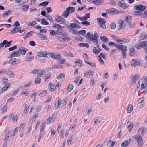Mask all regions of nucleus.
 I'll use <instances>...</instances> for the list:
<instances>
[{"instance_id": "61", "label": "nucleus", "mask_w": 147, "mask_h": 147, "mask_svg": "<svg viewBox=\"0 0 147 147\" xmlns=\"http://www.w3.org/2000/svg\"><path fill=\"white\" fill-rule=\"evenodd\" d=\"M39 69L34 70L32 71H31L30 73L32 74H38V72H39Z\"/></svg>"}, {"instance_id": "42", "label": "nucleus", "mask_w": 147, "mask_h": 147, "mask_svg": "<svg viewBox=\"0 0 147 147\" xmlns=\"http://www.w3.org/2000/svg\"><path fill=\"white\" fill-rule=\"evenodd\" d=\"M74 87V85L72 84L69 85L67 90V93H69L72 90Z\"/></svg>"}, {"instance_id": "41", "label": "nucleus", "mask_w": 147, "mask_h": 147, "mask_svg": "<svg viewBox=\"0 0 147 147\" xmlns=\"http://www.w3.org/2000/svg\"><path fill=\"white\" fill-rule=\"evenodd\" d=\"M100 39L102 41L105 42H107L109 40V38L106 36H100Z\"/></svg>"}, {"instance_id": "3", "label": "nucleus", "mask_w": 147, "mask_h": 147, "mask_svg": "<svg viewBox=\"0 0 147 147\" xmlns=\"http://www.w3.org/2000/svg\"><path fill=\"white\" fill-rule=\"evenodd\" d=\"M74 7H69L67 8L62 13V16L65 18H67L70 13H74Z\"/></svg>"}, {"instance_id": "26", "label": "nucleus", "mask_w": 147, "mask_h": 147, "mask_svg": "<svg viewBox=\"0 0 147 147\" xmlns=\"http://www.w3.org/2000/svg\"><path fill=\"white\" fill-rule=\"evenodd\" d=\"M65 76L64 74H60L57 77V78L60 81H62L65 79Z\"/></svg>"}, {"instance_id": "27", "label": "nucleus", "mask_w": 147, "mask_h": 147, "mask_svg": "<svg viewBox=\"0 0 147 147\" xmlns=\"http://www.w3.org/2000/svg\"><path fill=\"white\" fill-rule=\"evenodd\" d=\"M119 12L118 10L115 8H111L109 11V13L111 14L115 15Z\"/></svg>"}, {"instance_id": "2", "label": "nucleus", "mask_w": 147, "mask_h": 147, "mask_svg": "<svg viewBox=\"0 0 147 147\" xmlns=\"http://www.w3.org/2000/svg\"><path fill=\"white\" fill-rule=\"evenodd\" d=\"M147 87V77H144L139 81L137 86V89L139 92L141 91Z\"/></svg>"}, {"instance_id": "59", "label": "nucleus", "mask_w": 147, "mask_h": 147, "mask_svg": "<svg viewBox=\"0 0 147 147\" xmlns=\"http://www.w3.org/2000/svg\"><path fill=\"white\" fill-rule=\"evenodd\" d=\"M24 108V113H25V114H26L27 113V111H28L29 109V107L28 106V105L27 104H26L25 105Z\"/></svg>"}, {"instance_id": "51", "label": "nucleus", "mask_w": 147, "mask_h": 147, "mask_svg": "<svg viewBox=\"0 0 147 147\" xmlns=\"http://www.w3.org/2000/svg\"><path fill=\"white\" fill-rule=\"evenodd\" d=\"M58 62L60 64H63L64 63L65 61L66 60L65 58H60L58 59Z\"/></svg>"}, {"instance_id": "54", "label": "nucleus", "mask_w": 147, "mask_h": 147, "mask_svg": "<svg viewBox=\"0 0 147 147\" xmlns=\"http://www.w3.org/2000/svg\"><path fill=\"white\" fill-rule=\"evenodd\" d=\"M129 143L128 141H125L123 142L121 144V147H126L128 145V144Z\"/></svg>"}, {"instance_id": "17", "label": "nucleus", "mask_w": 147, "mask_h": 147, "mask_svg": "<svg viewBox=\"0 0 147 147\" xmlns=\"http://www.w3.org/2000/svg\"><path fill=\"white\" fill-rule=\"evenodd\" d=\"M117 41L120 43L122 44L129 42L130 41V40L125 38H123L122 39L117 38Z\"/></svg>"}, {"instance_id": "57", "label": "nucleus", "mask_w": 147, "mask_h": 147, "mask_svg": "<svg viewBox=\"0 0 147 147\" xmlns=\"http://www.w3.org/2000/svg\"><path fill=\"white\" fill-rule=\"evenodd\" d=\"M41 24L44 25H47L49 23L45 21V20L44 18H42L41 20Z\"/></svg>"}, {"instance_id": "52", "label": "nucleus", "mask_w": 147, "mask_h": 147, "mask_svg": "<svg viewBox=\"0 0 147 147\" xmlns=\"http://www.w3.org/2000/svg\"><path fill=\"white\" fill-rule=\"evenodd\" d=\"M125 21H121V29H124L126 27V25L125 24Z\"/></svg>"}, {"instance_id": "10", "label": "nucleus", "mask_w": 147, "mask_h": 147, "mask_svg": "<svg viewBox=\"0 0 147 147\" xmlns=\"http://www.w3.org/2000/svg\"><path fill=\"white\" fill-rule=\"evenodd\" d=\"M134 138L136 140L139 146H142L143 144V140L142 137L139 135H136L134 136Z\"/></svg>"}, {"instance_id": "33", "label": "nucleus", "mask_w": 147, "mask_h": 147, "mask_svg": "<svg viewBox=\"0 0 147 147\" xmlns=\"http://www.w3.org/2000/svg\"><path fill=\"white\" fill-rule=\"evenodd\" d=\"M115 142V141L112 142L111 140H109L107 142V145L108 147H113Z\"/></svg>"}, {"instance_id": "56", "label": "nucleus", "mask_w": 147, "mask_h": 147, "mask_svg": "<svg viewBox=\"0 0 147 147\" xmlns=\"http://www.w3.org/2000/svg\"><path fill=\"white\" fill-rule=\"evenodd\" d=\"M34 58V57L32 56H27L25 58V60L27 61H30L32 60Z\"/></svg>"}, {"instance_id": "1", "label": "nucleus", "mask_w": 147, "mask_h": 147, "mask_svg": "<svg viewBox=\"0 0 147 147\" xmlns=\"http://www.w3.org/2000/svg\"><path fill=\"white\" fill-rule=\"evenodd\" d=\"M68 27L69 32L74 34H79L84 35L86 32V31L85 30H82L78 31L76 30V28H80L81 27L76 23H71L70 26H68Z\"/></svg>"}, {"instance_id": "32", "label": "nucleus", "mask_w": 147, "mask_h": 147, "mask_svg": "<svg viewBox=\"0 0 147 147\" xmlns=\"http://www.w3.org/2000/svg\"><path fill=\"white\" fill-rule=\"evenodd\" d=\"M138 79V77L137 75H133L132 77L131 83L134 84L136 82L137 80Z\"/></svg>"}, {"instance_id": "63", "label": "nucleus", "mask_w": 147, "mask_h": 147, "mask_svg": "<svg viewBox=\"0 0 147 147\" xmlns=\"http://www.w3.org/2000/svg\"><path fill=\"white\" fill-rule=\"evenodd\" d=\"M62 17L59 16H55V19L56 21L57 22H59L61 20V18Z\"/></svg>"}, {"instance_id": "25", "label": "nucleus", "mask_w": 147, "mask_h": 147, "mask_svg": "<svg viewBox=\"0 0 147 147\" xmlns=\"http://www.w3.org/2000/svg\"><path fill=\"white\" fill-rule=\"evenodd\" d=\"M57 132L58 134H60L61 137L62 138L63 137V130L61 129V127L60 125H58L57 128Z\"/></svg>"}, {"instance_id": "5", "label": "nucleus", "mask_w": 147, "mask_h": 147, "mask_svg": "<svg viewBox=\"0 0 147 147\" xmlns=\"http://www.w3.org/2000/svg\"><path fill=\"white\" fill-rule=\"evenodd\" d=\"M117 49H120L122 51L123 56L124 58H125L126 57V52L127 51V47L125 46H123L121 45H119L117 46Z\"/></svg>"}, {"instance_id": "30", "label": "nucleus", "mask_w": 147, "mask_h": 147, "mask_svg": "<svg viewBox=\"0 0 147 147\" xmlns=\"http://www.w3.org/2000/svg\"><path fill=\"white\" fill-rule=\"evenodd\" d=\"M49 90L52 92L54 91L55 89V86L54 84H53L52 83H50L49 84Z\"/></svg>"}, {"instance_id": "39", "label": "nucleus", "mask_w": 147, "mask_h": 147, "mask_svg": "<svg viewBox=\"0 0 147 147\" xmlns=\"http://www.w3.org/2000/svg\"><path fill=\"white\" fill-rule=\"evenodd\" d=\"M53 27L56 28L59 30H61L62 28H63V27L57 24H53Z\"/></svg>"}, {"instance_id": "18", "label": "nucleus", "mask_w": 147, "mask_h": 147, "mask_svg": "<svg viewBox=\"0 0 147 147\" xmlns=\"http://www.w3.org/2000/svg\"><path fill=\"white\" fill-rule=\"evenodd\" d=\"M10 86V84L9 83H7L4 85L1 90V92L3 93L5 91H7L8 89Z\"/></svg>"}, {"instance_id": "13", "label": "nucleus", "mask_w": 147, "mask_h": 147, "mask_svg": "<svg viewBox=\"0 0 147 147\" xmlns=\"http://www.w3.org/2000/svg\"><path fill=\"white\" fill-rule=\"evenodd\" d=\"M134 8L136 10L143 11L146 9V6H144L143 5L140 4L135 6Z\"/></svg>"}, {"instance_id": "44", "label": "nucleus", "mask_w": 147, "mask_h": 147, "mask_svg": "<svg viewBox=\"0 0 147 147\" xmlns=\"http://www.w3.org/2000/svg\"><path fill=\"white\" fill-rule=\"evenodd\" d=\"M29 6L28 5H23L22 7V10L24 11H27L29 8Z\"/></svg>"}, {"instance_id": "40", "label": "nucleus", "mask_w": 147, "mask_h": 147, "mask_svg": "<svg viewBox=\"0 0 147 147\" xmlns=\"http://www.w3.org/2000/svg\"><path fill=\"white\" fill-rule=\"evenodd\" d=\"M31 83L32 82L31 81L29 82L22 88V89L23 90H27L28 87L30 85Z\"/></svg>"}, {"instance_id": "29", "label": "nucleus", "mask_w": 147, "mask_h": 147, "mask_svg": "<svg viewBox=\"0 0 147 147\" xmlns=\"http://www.w3.org/2000/svg\"><path fill=\"white\" fill-rule=\"evenodd\" d=\"M11 117H12V120L13 122L14 123L16 122L18 119V117L16 115L13 116V114L11 113L9 116V117L10 118Z\"/></svg>"}, {"instance_id": "46", "label": "nucleus", "mask_w": 147, "mask_h": 147, "mask_svg": "<svg viewBox=\"0 0 147 147\" xmlns=\"http://www.w3.org/2000/svg\"><path fill=\"white\" fill-rule=\"evenodd\" d=\"M47 94V92L46 90H43L39 94V96L40 97H43L45 96Z\"/></svg>"}, {"instance_id": "36", "label": "nucleus", "mask_w": 147, "mask_h": 147, "mask_svg": "<svg viewBox=\"0 0 147 147\" xmlns=\"http://www.w3.org/2000/svg\"><path fill=\"white\" fill-rule=\"evenodd\" d=\"M7 108L6 105H4L1 107V110L2 113H5L7 111Z\"/></svg>"}, {"instance_id": "64", "label": "nucleus", "mask_w": 147, "mask_h": 147, "mask_svg": "<svg viewBox=\"0 0 147 147\" xmlns=\"http://www.w3.org/2000/svg\"><path fill=\"white\" fill-rule=\"evenodd\" d=\"M17 27H15L13 29H12L10 32L11 34H13L17 32L16 31Z\"/></svg>"}, {"instance_id": "53", "label": "nucleus", "mask_w": 147, "mask_h": 147, "mask_svg": "<svg viewBox=\"0 0 147 147\" xmlns=\"http://www.w3.org/2000/svg\"><path fill=\"white\" fill-rule=\"evenodd\" d=\"M73 138V136H71L68 140L67 142V145H69L71 143Z\"/></svg>"}, {"instance_id": "60", "label": "nucleus", "mask_w": 147, "mask_h": 147, "mask_svg": "<svg viewBox=\"0 0 147 147\" xmlns=\"http://www.w3.org/2000/svg\"><path fill=\"white\" fill-rule=\"evenodd\" d=\"M46 18L47 19L49 20L51 22H53V18L52 17L49 15H47L46 16Z\"/></svg>"}, {"instance_id": "7", "label": "nucleus", "mask_w": 147, "mask_h": 147, "mask_svg": "<svg viewBox=\"0 0 147 147\" xmlns=\"http://www.w3.org/2000/svg\"><path fill=\"white\" fill-rule=\"evenodd\" d=\"M99 36L97 33H95L94 35H92L90 38L91 40L92 41L94 44L98 45L99 42L98 41Z\"/></svg>"}, {"instance_id": "21", "label": "nucleus", "mask_w": 147, "mask_h": 147, "mask_svg": "<svg viewBox=\"0 0 147 147\" xmlns=\"http://www.w3.org/2000/svg\"><path fill=\"white\" fill-rule=\"evenodd\" d=\"M37 55L40 57H47V52L43 51H40L38 52L37 53Z\"/></svg>"}, {"instance_id": "24", "label": "nucleus", "mask_w": 147, "mask_h": 147, "mask_svg": "<svg viewBox=\"0 0 147 147\" xmlns=\"http://www.w3.org/2000/svg\"><path fill=\"white\" fill-rule=\"evenodd\" d=\"M96 45L97 46L94 48L93 49V51L95 54H98L101 51V49L99 48V45L98 44V45Z\"/></svg>"}, {"instance_id": "43", "label": "nucleus", "mask_w": 147, "mask_h": 147, "mask_svg": "<svg viewBox=\"0 0 147 147\" xmlns=\"http://www.w3.org/2000/svg\"><path fill=\"white\" fill-rule=\"evenodd\" d=\"M85 63L86 64L89 65L91 67H96V64L94 63H92L88 61H86Z\"/></svg>"}, {"instance_id": "4", "label": "nucleus", "mask_w": 147, "mask_h": 147, "mask_svg": "<svg viewBox=\"0 0 147 147\" xmlns=\"http://www.w3.org/2000/svg\"><path fill=\"white\" fill-rule=\"evenodd\" d=\"M67 102V99H64L61 101L59 102V100H58L55 103V109H57L59 107L60 108L63 107L66 103Z\"/></svg>"}, {"instance_id": "48", "label": "nucleus", "mask_w": 147, "mask_h": 147, "mask_svg": "<svg viewBox=\"0 0 147 147\" xmlns=\"http://www.w3.org/2000/svg\"><path fill=\"white\" fill-rule=\"evenodd\" d=\"M35 84H40L41 82V80L40 78L39 77H37L35 79Z\"/></svg>"}, {"instance_id": "28", "label": "nucleus", "mask_w": 147, "mask_h": 147, "mask_svg": "<svg viewBox=\"0 0 147 147\" xmlns=\"http://www.w3.org/2000/svg\"><path fill=\"white\" fill-rule=\"evenodd\" d=\"M127 113H130L133 110V105L131 104L128 105L127 106Z\"/></svg>"}, {"instance_id": "15", "label": "nucleus", "mask_w": 147, "mask_h": 147, "mask_svg": "<svg viewBox=\"0 0 147 147\" xmlns=\"http://www.w3.org/2000/svg\"><path fill=\"white\" fill-rule=\"evenodd\" d=\"M19 60L16 58L11 59L9 60L8 63L11 65H15L18 64L19 62Z\"/></svg>"}, {"instance_id": "50", "label": "nucleus", "mask_w": 147, "mask_h": 147, "mask_svg": "<svg viewBox=\"0 0 147 147\" xmlns=\"http://www.w3.org/2000/svg\"><path fill=\"white\" fill-rule=\"evenodd\" d=\"M25 123H23L21 124L19 128L20 129L19 131L20 132L23 131L24 127L25 126Z\"/></svg>"}, {"instance_id": "45", "label": "nucleus", "mask_w": 147, "mask_h": 147, "mask_svg": "<svg viewBox=\"0 0 147 147\" xmlns=\"http://www.w3.org/2000/svg\"><path fill=\"white\" fill-rule=\"evenodd\" d=\"M67 35H68V34L67 33H65L64 34V36H60L59 37L58 39L60 41L63 40L64 41H65V36H67Z\"/></svg>"}, {"instance_id": "47", "label": "nucleus", "mask_w": 147, "mask_h": 147, "mask_svg": "<svg viewBox=\"0 0 147 147\" xmlns=\"http://www.w3.org/2000/svg\"><path fill=\"white\" fill-rule=\"evenodd\" d=\"M102 1V0H96L92 1V2L95 5H100L101 4Z\"/></svg>"}, {"instance_id": "35", "label": "nucleus", "mask_w": 147, "mask_h": 147, "mask_svg": "<svg viewBox=\"0 0 147 147\" xmlns=\"http://www.w3.org/2000/svg\"><path fill=\"white\" fill-rule=\"evenodd\" d=\"M46 71L45 69L42 70L39 69V71L38 72V75L40 77H42L43 75L45 74Z\"/></svg>"}, {"instance_id": "16", "label": "nucleus", "mask_w": 147, "mask_h": 147, "mask_svg": "<svg viewBox=\"0 0 147 147\" xmlns=\"http://www.w3.org/2000/svg\"><path fill=\"white\" fill-rule=\"evenodd\" d=\"M11 42V41L8 42L7 40H5L2 42L0 43V47H3L4 45L5 47H9L10 46Z\"/></svg>"}, {"instance_id": "9", "label": "nucleus", "mask_w": 147, "mask_h": 147, "mask_svg": "<svg viewBox=\"0 0 147 147\" xmlns=\"http://www.w3.org/2000/svg\"><path fill=\"white\" fill-rule=\"evenodd\" d=\"M141 62L140 61H138L136 59H133L132 60L131 63V65L132 67H135L136 66H142Z\"/></svg>"}, {"instance_id": "38", "label": "nucleus", "mask_w": 147, "mask_h": 147, "mask_svg": "<svg viewBox=\"0 0 147 147\" xmlns=\"http://www.w3.org/2000/svg\"><path fill=\"white\" fill-rule=\"evenodd\" d=\"M135 53V50L134 47L130 48L129 52V55L131 56H133Z\"/></svg>"}, {"instance_id": "58", "label": "nucleus", "mask_w": 147, "mask_h": 147, "mask_svg": "<svg viewBox=\"0 0 147 147\" xmlns=\"http://www.w3.org/2000/svg\"><path fill=\"white\" fill-rule=\"evenodd\" d=\"M7 74L9 77L11 78L13 77L15 75L14 73L12 71H10L8 72L7 73Z\"/></svg>"}, {"instance_id": "49", "label": "nucleus", "mask_w": 147, "mask_h": 147, "mask_svg": "<svg viewBox=\"0 0 147 147\" xmlns=\"http://www.w3.org/2000/svg\"><path fill=\"white\" fill-rule=\"evenodd\" d=\"M118 4L120 6V7L123 8L125 9L127 7V6H125V4H124L123 3H122L120 1H119Z\"/></svg>"}, {"instance_id": "23", "label": "nucleus", "mask_w": 147, "mask_h": 147, "mask_svg": "<svg viewBox=\"0 0 147 147\" xmlns=\"http://www.w3.org/2000/svg\"><path fill=\"white\" fill-rule=\"evenodd\" d=\"M20 52V54L24 55L26 52L28 51V50L24 48L21 47L18 50Z\"/></svg>"}, {"instance_id": "19", "label": "nucleus", "mask_w": 147, "mask_h": 147, "mask_svg": "<svg viewBox=\"0 0 147 147\" xmlns=\"http://www.w3.org/2000/svg\"><path fill=\"white\" fill-rule=\"evenodd\" d=\"M94 72L89 70V71L86 72L84 74V76L88 78L92 77L94 74Z\"/></svg>"}, {"instance_id": "22", "label": "nucleus", "mask_w": 147, "mask_h": 147, "mask_svg": "<svg viewBox=\"0 0 147 147\" xmlns=\"http://www.w3.org/2000/svg\"><path fill=\"white\" fill-rule=\"evenodd\" d=\"M145 129L144 127H140L138 131V134L140 135H143L144 134Z\"/></svg>"}, {"instance_id": "37", "label": "nucleus", "mask_w": 147, "mask_h": 147, "mask_svg": "<svg viewBox=\"0 0 147 147\" xmlns=\"http://www.w3.org/2000/svg\"><path fill=\"white\" fill-rule=\"evenodd\" d=\"M125 19L126 21L129 24H130L131 20L132 18L130 16L128 15L125 17Z\"/></svg>"}, {"instance_id": "8", "label": "nucleus", "mask_w": 147, "mask_h": 147, "mask_svg": "<svg viewBox=\"0 0 147 147\" xmlns=\"http://www.w3.org/2000/svg\"><path fill=\"white\" fill-rule=\"evenodd\" d=\"M97 21L99 22V24L100 27L102 29H105L106 28L105 24V23L106 22L105 20L102 18H98L97 19Z\"/></svg>"}, {"instance_id": "20", "label": "nucleus", "mask_w": 147, "mask_h": 147, "mask_svg": "<svg viewBox=\"0 0 147 147\" xmlns=\"http://www.w3.org/2000/svg\"><path fill=\"white\" fill-rule=\"evenodd\" d=\"M134 126L133 122L130 121H128L127 123V127L129 129V132H130L133 129Z\"/></svg>"}, {"instance_id": "14", "label": "nucleus", "mask_w": 147, "mask_h": 147, "mask_svg": "<svg viewBox=\"0 0 147 147\" xmlns=\"http://www.w3.org/2000/svg\"><path fill=\"white\" fill-rule=\"evenodd\" d=\"M20 56V53L19 51H15L11 53L9 55V58H11Z\"/></svg>"}, {"instance_id": "12", "label": "nucleus", "mask_w": 147, "mask_h": 147, "mask_svg": "<svg viewBox=\"0 0 147 147\" xmlns=\"http://www.w3.org/2000/svg\"><path fill=\"white\" fill-rule=\"evenodd\" d=\"M56 117V116L54 114H53L52 115L51 117H48L46 121L47 124L48 125H49L51 123H53Z\"/></svg>"}, {"instance_id": "6", "label": "nucleus", "mask_w": 147, "mask_h": 147, "mask_svg": "<svg viewBox=\"0 0 147 147\" xmlns=\"http://www.w3.org/2000/svg\"><path fill=\"white\" fill-rule=\"evenodd\" d=\"M135 46L138 49H140L141 47H147V41H144L140 42L135 44Z\"/></svg>"}, {"instance_id": "31", "label": "nucleus", "mask_w": 147, "mask_h": 147, "mask_svg": "<svg viewBox=\"0 0 147 147\" xmlns=\"http://www.w3.org/2000/svg\"><path fill=\"white\" fill-rule=\"evenodd\" d=\"M37 35L42 40H46L48 39L47 38L44 34L38 33L37 34Z\"/></svg>"}, {"instance_id": "62", "label": "nucleus", "mask_w": 147, "mask_h": 147, "mask_svg": "<svg viewBox=\"0 0 147 147\" xmlns=\"http://www.w3.org/2000/svg\"><path fill=\"white\" fill-rule=\"evenodd\" d=\"M110 28L112 29H115L116 28V25L114 23H112L110 26Z\"/></svg>"}, {"instance_id": "11", "label": "nucleus", "mask_w": 147, "mask_h": 147, "mask_svg": "<svg viewBox=\"0 0 147 147\" xmlns=\"http://www.w3.org/2000/svg\"><path fill=\"white\" fill-rule=\"evenodd\" d=\"M49 55L51 57L57 60L59 59L60 58H61V55L58 53H49Z\"/></svg>"}, {"instance_id": "55", "label": "nucleus", "mask_w": 147, "mask_h": 147, "mask_svg": "<svg viewBox=\"0 0 147 147\" xmlns=\"http://www.w3.org/2000/svg\"><path fill=\"white\" fill-rule=\"evenodd\" d=\"M45 125V122H43L41 125L40 127V133H42V131H43L44 127Z\"/></svg>"}, {"instance_id": "34", "label": "nucleus", "mask_w": 147, "mask_h": 147, "mask_svg": "<svg viewBox=\"0 0 147 147\" xmlns=\"http://www.w3.org/2000/svg\"><path fill=\"white\" fill-rule=\"evenodd\" d=\"M33 31H30L27 33L23 37L24 39H25L31 36L33 34Z\"/></svg>"}]
</instances>
